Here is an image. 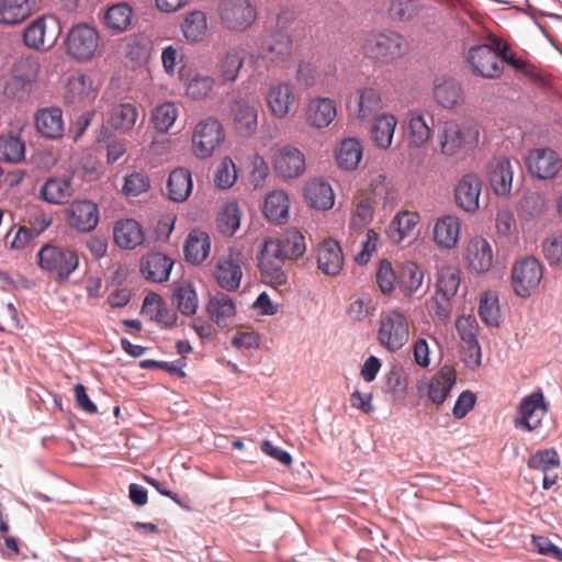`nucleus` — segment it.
Instances as JSON below:
<instances>
[{
    "label": "nucleus",
    "instance_id": "f257e3e1",
    "mask_svg": "<svg viewBox=\"0 0 562 562\" xmlns=\"http://www.w3.org/2000/svg\"><path fill=\"white\" fill-rule=\"evenodd\" d=\"M285 260L288 258L279 238L265 239L259 258L261 280L280 293L290 290L288 273L283 268Z\"/></svg>",
    "mask_w": 562,
    "mask_h": 562
},
{
    "label": "nucleus",
    "instance_id": "f03ea898",
    "mask_svg": "<svg viewBox=\"0 0 562 562\" xmlns=\"http://www.w3.org/2000/svg\"><path fill=\"white\" fill-rule=\"evenodd\" d=\"M293 55L292 37L283 31H277L262 36L251 59L257 65L262 64L267 69L286 68L292 63Z\"/></svg>",
    "mask_w": 562,
    "mask_h": 562
},
{
    "label": "nucleus",
    "instance_id": "7ed1b4c3",
    "mask_svg": "<svg viewBox=\"0 0 562 562\" xmlns=\"http://www.w3.org/2000/svg\"><path fill=\"white\" fill-rule=\"evenodd\" d=\"M65 47L70 58L79 63L90 61L99 54L100 34L95 27L78 23L67 32Z\"/></svg>",
    "mask_w": 562,
    "mask_h": 562
},
{
    "label": "nucleus",
    "instance_id": "20e7f679",
    "mask_svg": "<svg viewBox=\"0 0 562 562\" xmlns=\"http://www.w3.org/2000/svg\"><path fill=\"white\" fill-rule=\"evenodd\" d=\"M378 330L379 342L391 352L400 350L409 338V322L405 314L397 310L381 313Z\"/></svg>",
    "mask_w": 562,
    "mask_h": 562
},
{
    "label": "nucleus",
    "instance_id": "39448f33",
    "mask_svg": "<svg viewBox=\"0 0 562 562\" xmlns=\"http://www.w3.org/2000/svg\"><path fill=\"white\" fill-rule=\"evenodd\" d=\"M40 268L57 280H66L78 267L77 254L68 248L50 244L43 246L38 254Z\"/></svg>",
    "mask_w": 562,
    "mask_h": 562
},
{
    "label": "nucleus",
    "instance_id": "423d86ee",
    "mask_svg": "<svg viewBox=\"0 0 562 562\" xmlns=\"http://www.w3.org/2000/svg\"><path fill=\"white\" fill-rule=\"evenodd\" d=\"M224 139L225 132L221 122L213 116L205 117L194 126L192 151L200 159L209 158L220 148Z\"/></svg>",
    "mask_w": 562,
    "mask_h": 562
},
{
    "label": "nucleus",
    "instance_id": "0eeeda50",
    "mask_svg": "<svg viewBox=\"0 0 562 562\" xmlns=\"http://www.w3.org/2000/svg\"><path fill=\"white\" fill-rule=\"evenodd\" d=\"M60 32L57 19L43 15L23 30L22 38L26 47L37 52H48L57 43Z\"/></svg>",
    "mask_w": 562,
    "mask_h": 562
},
{
    "label": "nucleus",
    "instance_id": "6e6552de",
    "mask_svg": "<svg viewBox=\"0 0 562 562\" xmlns=\"http://www.w3.org/2000/svg\"><path fill=\"white\" fill-rule=\"evenodd\" d=\"M437 140L442 155L454 156L479 143V131L474 127H462L456 121H447L441 125Z\"/></svg>",
    "mask_w": 562,
    "mask_h": 562
},
{
    "label": "nucleus",
    "instance_id": "1a4fd4ad",
    "mask_svg": "<svg viewBox=\"0 0 562 562\" xmlns=\"http://www.w3.org/2000/svg\"><path fill=\"white\" fill-rule=\"evenodd\" d=\"M465 61L474 75L486 79L499 78L504 72V66L498 61L491 42L470 46L465 53Z\"/></svg>",
    "mask_w": 562,
    "mask_h": 562
},
{
    "label": "nucleus",
    "instance_id": "9d476101",
    "mask_svg": "<svg viewBox=\"0 0 562 562\" xmlns=\"http://www.w3.org/2000/svg\"><path fill=\"white\" fill-rule=\"evenodd\" d=\"M218 15L224 29L244 32L255 22L256 9L249 0H222Z\"/></svg>",
    "mask_w": 562,
    "mask_h": 562
},
{
    "label": "nucleus",
    "instance_id": "9b49d317",
    "mask_svg": "<svg viewBox=\"0 0 562 562\" xmlns=\"http://www.w3.org/2000/svg\"><path fill=\"white\" fill-rule=\"evenodd\" d=\"M259 108V102L249 98H237L229 102L228 117L238 135L250 137L257 132Z\"/></svg>",
    "mask_w": 562,
    "mask_h": 562
},
{
    "label": "nucleus",
    "instance_id": "f8f14e48",
    "mask_svg": "<svg viewBox=\"0 0 562 562\" xmlns=\"http://www.w3.org/2000/svg\"><path fill=\"white\" fill-rule=\"evenodd\" d=\"M542 266L538 259L526 257L515 262L512 269V284L516 295L528 297L542 279Z\"/></svg>",
    "mask_w": 562,
    "mask_h": 562
},
{
    "label": "nucleus",
    "instance_id": "ddd939ff",
    "mask_svg": "<svg viewBox=\"0 0 562 562\" xmlns=\"http://www.w3.org/2000/svg\"><path fill=\"white\" fill-rule=\"evenodd\" d=\"M403 38L395 32H382L368 36L364 53L381 63H393L402 56Z\"/></svg>",
    "mask_w": 562,
    "mask_h": 562
},
{
    "label": "nucleus",
    "instance_id": "4468645a",
    "mask_svg": "<svg viewBox=\"0 0 562 562\" xmlns=\"http://www.w3.org/2000/svg\"><path fill=\"white\" fill-rule=\"evenodd\" d=\"M41 66L34 58L21 60L7 80L4 94L9 98L23 99L29 95L36 81Z\"/></svg>",
    "mask_w": 562,
    "mask_h": 562
},
{
    "label": "nucleus",
    "instance_id": "2eb2a0df",
    "mask_svg": "<svg viewBox=\"0 0 562 562\" xmlns=\"http://www.w3.org/2000/svg\"><path fill=\"white\" fill-rule=\"evenodd\" d=\"M456 328L461 339V355L469 368L481 364V347L477 341L479 324L474 316L462 315L456 322Z\"/></svg>",
    "mask_w": 562,
    "mask_h": 562
},
{
    "label": "nucleus",
    "instance_id": "dca6fc26",
    "mask_svg": "<svg viewBox=\"0 0 562 562\" xmlns=\"http://www.w3.org/2000/svg\"><path fill=\"white\" fill-rule=\"evenodd\" d=\"M548 411L542 392H533L525 396L518 405L514 426L525 431L536 430L542 423Z\"/></svg>",
    "mask_w": 562,
    "mask_h": 562
},
{
    "label": "nucleus",
    "instance_id": "f3484780",
    "mask_svg": "<svg viewBox=\"0 0 562 562\" xmlns=\"http://www.w3.org/2000/svg\"><path fill=\"white\" fill-rule=\"evenodd\" d=\"M526 166L535 178L553 179L562 169V158L551 148H535L529 151Z\"/></svg>",
    "mask_w": 562,
    "mask_h": 562
},
{
    "label": "nucleus",
    "instance_id": "a211bd4d",
    "mask_svg": "<svg viewBox=\"0 0 562 562\" xmlns=\"http://www.w3.org/2000/svg\"><path fill=\"white\" fill-rule=\"evenodd\" d=\"M243 260L241 251L235 248L229 249L227 255L218 259L214 270V277L222 289L235 291L239 288L243 278Z\"/></svg>",
    "mask_w": 562,
    "mask_h": 562
},
{
    "label": "nucleus",
    "instance_id": "6ab92c4d",
    "mask_svg": "<svg viewBox=\"0 0 562 562\" xmlns=\"http://www.w3.org/2000/svg\"><path fill=\"white\" fill-rule=\"evenodd\" d=\"M266 102L274 117L284 119L296 103L294 87L284 81L270 85L266 94Z\"/></svg>",
    "mask_w": 562,
    "mask_h": 562
},
{
    "label": "nucleus",
    "instance_id": "aec40b11",
    "mask_svg": "<svg viewBox=\"0 0 562 562\" xmlns=\"http://www.w3.org/2000/svg\"><path fill=\"white\" fill-rule=\"evenodd\" d=\"M527 465L543 473L542 487L544 490H549L557 484L559 479L557 470L560 468L561 461L554 448L537 450L529 457Z\"/></svg>",
    "mask_w": 562,
    "mask_h": 562
},
{
    "label": "nucleus",
    "instance_id": "412c9836",
    "mask_svg": "<svg viewBox=\"0 0 562 562\" xmlns=\"http://www.w3.org/2000/svg\"><path fill=\"white\" fill-rule=\"evenodd\" d=\"M99 222V209L89 200L74 201L67 209L68 225L81 233H88L95 228Z\"/></svg>",
    "mask_w": 562,
    "mask_h": 562
},
{
    "label": "nucleus",
    "instance_id": "4be33fe9",
    "mask_svg": "<svg viewBox=\"0 0 562 562\" xmlns=\"http://www.w3.org/2000/svg\"><path fill=\"white\" fill-rule=\"evenodd\" d=\"M383 108L380 90L374 86L361 87L356 90L355 104L349 106L359 121L371 120Z\"/></svg>",
    "mask_w": 562,
    "mask_h": 562
},
{
    "label": "nucleus",
    "instance_id": "5701e85b",
    "mask_svg": "<svg viewBox=\"0 0 562 562\" xmlns=\"http://www.w3.org/2000/svg\"><path fill=\"white\" fill-rule=\"evenodd\" d=\"M337 115L336 102L326 97L312 98L305 109V121L314 128H325L331 124Z\"/></svg>",
    "mask_w": 562,
    "mask_h": 562
},
{
    "label": "nucleus",
    "instance_id": "b1692460",
    "mask_svg": "<svg viewBox=\"0 0 562 562\" xmlns=\"http://www.w3.org/2000/svg\"><path fill=\"white\" fill-rule=\"evenodd\" d=\"M465 260L471 271L475 273L487 272L493 265L492 246L481 236L472 237L465 247Z\"/></svg>",
    "mask_w": 562,
    "mask_h": 562
},
{
    "label": "nucleus",
    "instance_id": "393cba45",
    "mask_svg": "<svg viewBox=\"0 0 562 562\" xmlns=\"http://www.w3.org/2000/svg\"><path fill=\"white\" fill-rule=\"evenodd\" d=\"M274 169L285 179L301 176L305 170L304 154L292 145L281 147L274 158Z\"/></svg>",
    "mask_w": 562,
    "mask_h": 562
},
{
    "label": "nucleus",
    "instance_id": "a878e982",
    "mask_svg": "<svg viewBox=\"0 0 562 562\" xmlns=\"http://www.w3.org/2000/svg\"><path fill=\"white\" fill-rule=\"evenodd\" d=\"M317 266L326 276L336 277L344 267V254L339 243L333 238L324 239L317 247Z\"/></svg>",
    "mask_w": 562,
    "mask_h": 562
},
{
    "label": "nucleus",
    "instance_id": "bb28decb",
    "mask_svg": "<svg viewBox=\"0 0 562 562\" xmlns=\"http://www.w3.org/2000/svg\"><path fill=\"white\" fill-rule=\"evenodd\" d=\"M404 131L409 147L420 148L432 136V128L420 110H411L406 114Z\"/></svg>",
    "mask_w": 562,
    "mask_h": 562
},
{
    "label": "nucleus",
    "instance_id": "cd10ccee",
    "mask_svg": "<svg viewBox=\"0 0 562 562\" xmlns=\"http://www.w3.org/2000/svg\"><path fill=\"white\" fill-rule=\"evenodd\" d=\"M482 181L474 173L463 176L454 189L457 204L465 212L473 213L479 209Z\"/></svg>",
    "mask_w": 562,
    "mask_h": 562
},
{
    "label": "nucleus",
    "instance_id": "c85d7f7f",
    "mask_svg": "<svg viewBox=\"0 0 562 562\" xmlns=\"http://www.w3.org/2000/svg\"><path fill=\"white\" fill-rule=\"evenodd\" d=\"M514 169L510 159L495 158L488 167V181L497 195H508L513 187Z\"/></svg>",
    "mask_w": 562,
    "mask_h": 562
},
{
    "label": "nucleus",
    "instance_id": "c756f323",
    "mask_svg": "<svg viewBox=\"0 0 562 562\" xmlns=\"http://www.w3.org/2000/svg\"><path fill=\"white\" fill-rule=\"evenodd\" d=\"M434 98L445 109H456L464 103V92L453 78H437L434 85Z\"/></svg>",
    "mask_w": 562,
    "mask_h": 562
},
{
    "label": "nucleus",
    "instance_id": "7c9ffc66",
    "mask_svg": "<svg viewBox=\"0 0 562 562\" xmlns=\"http://www.w3.org/2000/svg\"><path fill=\"white\" fill-rule=\"evenodd\" d=\"M206 313L213 323L224 328L232 324L236 315V305L228 294L216 292L209 299Z\"/></svg>",
    "mask_w": 562,
    "mask_h": 562
},
{
    "label": "nucleus",
    "instance_id": "2f4dec72",
    "mask_svg": "<svg viewBox=\"0 0 562 562\" xmlns=\"http://www.w3.org/2000/svg\"><path fill=\"white\" fill-rule=\"evenodd\" d=\"M35 126L37 132L46 138L57 139L64 134L63 111L59 108H43L36 111Z\"/></svg>",
    "mask_w": 562,
    "mask_h": 562
},
{
    "label": "nucleus",
    "instance_id": "473e14b6",
    "mask_svg": "<svg viewBox=\"0 0 562 562\" xmlns=\"http://www.w3.org/2000/svg\"><path fill=\"white\" fill-rule=\"evenodd\" d=\"M97 97L92 79L83 74H75L68 79L65 99L72 104H89Z\"/></svg>",
    "mask_w": 562,
    "mask_h": 562
},
{
    "label": "nucleus",
    "instance_id": "72a5a7b5",
    "mask_svg": "<svg viewBox=\"0 0 562 562\" xmlns=\"http://www.w3.org/2000/svg\"><path fill=\"white\" fill-rule=\"evenodd\" d=\"M244 65V57L240 55L238 49L229 48L226 53L218 58L215 66V79L217 85L225 86L227 83H234L240 72Z\"/></svg>",
    "mask_w": 562,
    "mask_h": 562
},
{
    "label": "nucleus",
    "instance_id": "f704fd0d",
    "mask_svg": "<svg viewBox=\"0 0 562 562\" xmlns=\"http://www.w3.org/2000/svg\"><path fill=\"white\" fill-rule=\"evenodd\" d=\"M34 0H0V24L14 26L33 13Z\"/></svg>",
    "mask_w": 562,
    "mask_h": 562
},
{
    "label": "nucleus",
    "instance_id": "c9c22d12",
    "mask_svg": "<svg viewBox=\"0 0 562 562\" xmlns=\"http://www.w3.org/2000/svg\"><path fill=\"white\" fill-rule=\"evenodd\" d=\"M173 261L160 252H154L143 258L140 272L151 282H165L168 280Z\"/></svg>",
    "mask_w": 562,
    "mask_h": 562
},
{
    "label": "nucleus",
    "instance_id": "e433bc0d",
    "mask_svg": "<svg viewBox=\"0 0 562 562\" xmlns=\"http://www.w3.org/2000/svg\"><path fill=\"white\" fill-rule=\"evenodd\" d=\"M115 244L123 249H134L144 240V233L139 223L133 218L116 222L113 229Z\"/></svg>",
    "mask_w": 562,
    "mask_h": 562
},
{
    "label": "nucleus",
    "instance_id": "4c0bfd02",
    "mask_svg": "<svg viewBox=\"0 0 562 562\" xmlns=\"http://www.w3.org/2000/svg\"><path fill=\"white\" fill-rule=\"evenodd\" d=\"M461 223L457 216L446 215L437 220L434 227V239L441 248L456 247L460 238Z\"/></svg>",
    "mask_w": 562,
    "mask_h": 562
},
{
    "label": "nucleus",
    "instance_id": "58836bf2",
    "mask_svg": "<svg viewBox=\"0 0 562 562\" xmlns=\"http://www.w3.org/2000/svg\"><path fill=\"white\" fill-rule=\"evenodd\" d=\"M71 195L72 188L69 178L50 177L46 179L40 190V198L50 204L66 203Z\"/></svg>",
    "mask_w": 562,
    "mask_h": 562
},
{
    "label": "nucleus",
    "instance_id": "ea45409f",
    "mask_svg": "<svg viewBox=\"0 0 562 562\" xmlns=\"http://www.w3.org/2000/svg\"><path fill=\"white\" fill-rule=\"evenodd\" d=\"M193 183L191 172L183 167L176 168L169 175L167 192L175 202L186 201L192 192Z\"/></svg>",
    "mask_w": 562,
    "mask_h": 562
},
{
    "label": "nucleus",
    "instance_id": "a19ab883",
    "mask_svg": "<svg viewBox=\"0 0 562 562\" xmlns=\"http://www.w3.org/2000/svg\"><path fill=\"white\" fill-rule=\"evenodd\" d=\"M419 221L420 216L416 212H398L391 221L387 228V235L390 239L396 244H400L405 238L411 237Z\"/></svg>",
    "mask_w": 562,
    "mask_h": 562
},
{
    "label": "nucleus",
    "instance_id": "79ce46f5",
    "mask_svg": "<svg viewBox=\"0 0 562 562\" xmlns=\"http://www.w3.org/2000/svg\"><path fill=\"white\" fill-rule=\"evenodd\" d=\"M397 119L391 113H383L375 117L371 126V139L381 149H387L393 140Z\"/></svg>",
    "mask_w": 562,
    "mask_h": 562
},
{
    "label": "nucleus",
    "instance_id": "37998d69",
    "mask_svg": "<svg viewBox=\"0 0 562 562\" xmlns=\"http://www.w3.org/2000/svg\"><path fill=\"white\" fill-rule=\"evenodd\" d=\"M138 119V110L132 103L114 104L110 112L108 122L112 128L120 133H127L133 130Z\"/></svg>",
    "mask_w": 562,
    "mask_h": 562
},
{
    "label": "nucleus",
    "instance_id": "c03bdc74",
    "mask_svg": "<svg viewBox=\"0 0 562 562\" xmlns=\"http://www.w3.org/2000/svg\"><path fill=\"white\" fill-rule=\"evenodd\" d=\"M210 248L209 235L202 231H192L184 244L186 259L193 265H200L207 258Z\"/></svg>",
    "mask_w": 562,
    "mask_h": 562
},
{
    "label": "nucleus",
    "instance_id": "a18cd8bd",
    "mask_svg": "<svg viewBox=\"0 0 562 562\" xmlns=\"http://www.w3.org/2000/svg\"><path fill=\"white\" fill-rule=\"evenodd\" d=\"M456 384V372L450 367L441 368L431 379L428 396L435 404H441Z\"/></svg>",
    "mask_w": 562,
    "mask_h": 562
},
{
    "label": "nucleus",
    "instance_id": "49530a36",
    "mask_svg": "<svg viewBox=\"0 0 562 562\" xmlns=\"http://www.w3.org/2000/svg\"><path fill=\"white\" fill-rule=\"evenodd\" d=\"M305 198L308 203L318 210H328L334 205L331 187L322 180L314 179L305 187Z\"/></svg>",
    "mask_w": 562,
    "mask_h": 562
},
{
    "label": "nucleus",
    "instance_id": "de8ad7c7",
    "mask_svg": "<svg viewBox=\"0 0 562 562\" xmlns=\"http://www.w3.org/2000/svg\"><path fill=\"white\" fill-rule=\"evenodd\" d=\"M460 270L454 266H443L437 271V295L442 300H451L460 286Z\"/></svg>",
    "mask_w": 562,
    "mask_h": 562
},
{
    "label": "nucleus",
    "instance_id": "09e8293b",
    "mask_svg": "<svg viewBox=\"0 0 562 562\" xmlns=\"http://www.w3.org/2000/svg\"><path fill=\"white\" fill-rule=\"evenodd\" d=\"M289 206L285 192L276 190L266 196L263 212L270 222L283 223L289 216Z\"/></svg>",
    "mask_w": 562,
    "mask_h": 562
},
{
    "label": "nucleus",
    "instance_id": "8fccbe9b",
    "mask_svg": "<svg viewBox=\"0 0 562 562\" xmlns=\"http://www.w3.org/2000/svg\"><path fill=\"white\" fill-rule=\"evenodd\" d=\"M172 301L187 316L194 315L198 308V295L191 282L181 281L173 288Z\"/></svg>",
    "mask_w": 562,
    "mask_h": 562
},
{
    "label": "nucleus",
    "instance_id": "3c124183",
    "mask_svg": "<svg viewBox=\"0 0 562 562\" xmlns=\"http://www.w3.org/2000/svg\"><path fill=\"white\" fill-rule=\"evenodd\" d=\"M363 147L357 138L344 139L336 153V159L339 167L346 170H353L362 159Z\"/></svg>",
    "mask_w": 562,
    "mask_h": 562
},
{
    "label": "nucleus",
    "instance_id": "603ef678",
    "mask_svg": "<svg viewBox=\"0 0 562 562\" xmlns=\"http://www.w3.org/2000/svg\"><path fill=\"white\" fill-rule=\"evenodd\" d=\"M133 10L126 2L111 5L104 13V24L108 29L122 33L132 23Z\"/></svg>",
    "mask_w": 562,
    "mask_h": 562
},
{
    "label": "nucleus",
    "instance_id": "864d4df0",
    "mask_svg": "<svg viewBox=\"0 0 562 562\" xmlns=\"http://www.w3.org/2000/svg\"><path fill=\"white\" fill-rule=\"evenodd\" d=\"M487 41L494 44L498 61H501L502 65L507 64L517 71L524 74L528 72L529 64L526 60L518 58L507 42L491 33L487 35Z\"/></svg>",
    "mask_w": 562,
    "mask_h": 562
},
{
    "label": "nucleus",
    "instance_id": "5fc2aeb1",
    "mask_svg": "<svg viewBox=\"0 0 562 562\" xmlns=\"http://www.w3.org/2000/svg\"><path fill=\"white\" fill-rule=\"evenodd\" d=\"M216 83L214 77L194 72L186 82V94L193 100H205L211 95Z\"/></svg>",
    "mask_w": 562,
    "mask_h": 562
},
{
    "label": "nucleus",
    "instance_id": "6e6d98bb",
    "mask_svg": "<svg viewBox=\"0 0 562 562\" xmlns=\"http://www.w3.org/2000/svg\"><path fill=\"white\" fill-rule=\"evenodd\" d=\"M206 31L207 20L205 13L202 11L189 13L182 23L183 35L190 42L202 41Z\"/></svg>",
    "mask_w": 562,
    "mask_h": 562
},
{
    "label": "nucleus",
    "instance_id": "4d7b16f0",
    "mask_svg": "<svg viewBox=\"0 0 562 562\" xmlns=\"http://www.w3.org/2000/svg\"><path fill=\"white\" fill-rule=\"evenodd\" d=\"M25 144L12 134L0 136V160L7 162H20L24 159Z\"/></svg>",
    "mask_w": 562,
    "mask_h": 562
},
{
    "label": "nucleus",
    "instance_id": "13d9d810",
    "mask_svg": "<svg viewBox=\"0 0 562 562\" xmlns=\"http://www.w3.org/2000/svg\"><path fill=\"white\" fill-rule=\"evenodd\" d=\"M240 225V210L236 202L226 203L217 215L218 229L228 236L236 233Z\"/></svg>",
    "mask_w": 562,
    "mask_h": 562
},
{
    "label": "nucleus",
    "instance_id": "bf43d9fd",
    "mask_svg": "<svg viewBox=\"0 0 562 562\" xmlns=\"http://www.w3.org/2000/svg\"><path fill=\"white\" fill-rule=\"evenodd\" d=\"M288 260H295L302 257L306 251L304 236L295 228L286 229L281 236L278 237Z\"/></svg>",
    "mask_w": 562,
    "mask_h": 562
},
{
    "label": "nucleus",
    "instance_id": "052dcab7",
    "mask_svg": "<svg viewBox=\"0 0 562 562\" xmlns=\"http://www.w3.org/2000/svg\"><path fill=\"white\" fill-rule=\"evenodd\" d=\"M479 315L488 326H498L501 311L498 297L495 293L487 291L481 294L479 304Z\"/></svg>",
    "mask_w": 562,
    "mask_h": 562
},
{
    "label": "nucleus",
    "instance_id": "680f3d73",
    "mask_svg": "<svg viewBox=\"0 0 562 562\" xmlns=\"http://www.w3.org/2000/svg\"><path fill=\"white\" fill-rule=\"evenodd\" d=\"M178 117V109L172 102H165L156 106L151 114V121L155 128L166 133L175 124Z\"/></svg>",
    "mask_w": 562,
    "mask_h": 562
},
{
    "label": "nucleus",
    "instance_id": "e2e57ef3",
    "mask_svg": "<svg viewBox=\"0 0 562 562\" xmlns=\"http://www.w3.org/2000/svg\"><path fill=\"white\" fill-rule=\"evenodd\" d=\"M423 280L424 272L417 265L408 262L402 267L400 285L405 294L415 293L422 286Z\"/></svg>",
    "mask_w": 562,
    "mask_h": 562
},
{
    "label": "nucleus",
    "instance_id": "0e129e2a",
    "mask_svg": "<svg viewBox=\"0 0 562 562\" xmlns=\"http://www.w3.org/2000/svg\"><path fill=\"white\" fill-rule=\"evenodd\" d=\"M374 210L369 198H362L352 213L349 227L351 231H362L373 218Z\"/></svg>",
    "mask_w": 562,
    "mask_h": 562
},
{
    "label": "nucleus",
    "instance_id": "69168bd1",
    "mask_svg": "<svg viewBox=\"0 0 562 562\" xmlns=\"http://www.w3.org/2000/svg\"><path fill=\"white\" fill-rule=\"evenodd\" d=\"M375 307L370 295H363L352 301L347 310V315L352 322H363L373 315Z\"/></svg>",
    "mask_w": 562,
    "mask_h": 562
},
{
    "label": "nucleus",
    "instance_id": "338daca9",
    "mask_svg": "<svg viewBox=\"0 0 562 562\" xmlns=\"http://www.w3.org/2000/svg\"><path fill=\"white\" fill-rule=\"evenodd\" d=\"M237 179V171L234 161L226 157L216 169L214 181L218 188H231Z\"/></svg>",
    "mask_w": 562,
    "mask_h": 562
},
{
    "label": "nucleus",
    "instance_id": "774afa93",
    "mask_svg": "<svg viewBox=\"0 0 562 562\" xmlns=\"http://www.w3.org/2000/svg\"><path fill=\"white\" fill-rule=\"evenodd\" d=\"M36 238V234L34 232L25 226L19 227L15 232L13 237L11 238V232L7 234L5 237V245L11 250H25L27 249L33 240Z\"/></svg>",
    "mask_w": 562,
    "mask_h": 562
}]
</instances>
